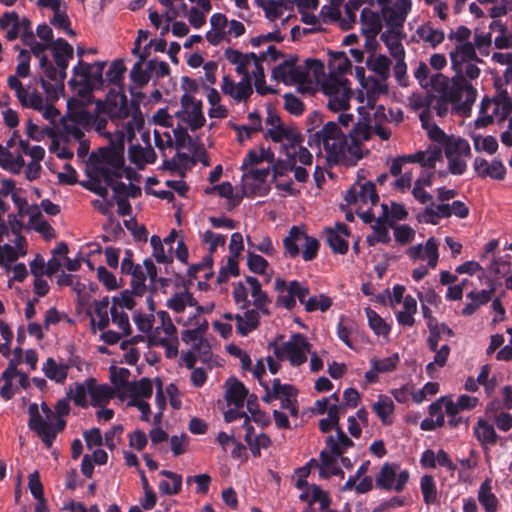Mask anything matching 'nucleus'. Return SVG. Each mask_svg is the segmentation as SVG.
Instances as JSON below:
<instances>
[{
    "label": "nucleus",
    "mask_w": 512,
    "mask_h": 512,
    "mask_svg": "<svg viewBox=\"0 0 512 512\" xmlns=\"http://www.w3.org/2000/svg\"><path fill=\"white\" fill-rule=\"evenodd\" d=\"M450 60L455 72L452 80L442 74H436L431 77V82L434 88L442 93L444 100L456 105L463 102L469 106L475 101L476 91L466 78L473 80L479 77L480 69L477 63L480 59L476 50H473L466 54H452Z\"/></svg>",
    "instance_id": "nucleus-1"
},
{
    "label": "nucleus",
    "mask_w": 512,
    "mask_h": 512,
    "mask_svg": "<svg viewBox=\"0 0 512 512\" xmlns=\"http://www.w3.org/2000/svg\"><path fill=\"white\" fill-rule=\"evenodd\" d=\"M309 145L317 146L325 162L331 167L335 165L355 166L361 160V149L355 142H350L340 126L329 121L311 134Z\"/></svg>",
    "instance_id": "nucleus-2"
},
{
    "label": "nucleus",
    "mask_w": 512,
    "mask_h": 512,
    "mask_svg": "<svg viewBox=\"0 0 512 512\" xmlns=\"http://www.w3.org/2000/svg\"><path fill=\"white\" fill-rule=\"evenodd\" d=\"M422 128L426 131L428 138L441 146L447 159V169L452 175H463L468 167V161L472 157L469 142L455 135H447L433 121L431 111L424 110L420 114Z\"/></svg>",
    "instance_id": "nucleus-3"
},
{
    "label": "nucleus",
    "mask_w": 512,
    "mask_h": 512,
    "mask_svg": "<svg viewBox=\"0 0 512 512\" xmlns=\"http://www.w3.org/2000/svg\"><path fill=\"white\" fill-rule=\"evenodd\" d=\"M133 321L137 329L147 336L151 345L165 349L167 357L173 358L178 354V331L167 311H136L133 314Z\"/></svg>",
    "instance_id": "nucleus-4"
},
{
    "label": "nucleus",
    "mask_w": 512,
    "mask_h": 512,
    "mask_svg": "<svg viewBox=\"0 0 512 512\" xmlns=\"http://www.w3.org/2000/svg\"><path fill=\"white\" fill-rule=\"evenodd\" d=\"M71 397L58 400L51 409L45 402L38 407L31 404L29 412V428L34 431L47 448L52 447L57 435L66 427L65 417L69 415Z\"/></svg>",
    "instance_id": "nucleus-5"
},
{
    "label": "nucleus",
    "mask_w": 512,
    "mask_h": 512,
    "mask_svg": "<svg viewBox=\"0 0 512 512\" xmlns=\"http://www.w3.org/2000/svg\"><path fill=\"white\" fill-rule=\"evenodd\" d=\"M117 309L110 307L109 298L104 297L95 303L94 316L91 318L93 329L101 331L100 339L109 345L130 335L132 330L128 313Z\"/></svg>",
    "instance_id": "nucleus-6"
},
{
    "label": "nucleus",
    "mask_w": 512,
    "mask_h": 512,
    "mask_svg": "<svg viewBox=\"0 0 512 512\" xmlns=\"http://www.w3.org/2000/svg\"><path fill=\"white\" fill-rule=\"evenodd\" d=\"M324 65L316 59L300 62L298 58L289 57L274 67L272 76L276 81L286 85H299L305 89L313 88L323 76Z\"/></svg>",
    "instance_id": "nucleus-7"
},
{
    "label": "nucleus",
    "mask_w": 512,
    "mask_h": 512,
    "mask_svg": "<svg viewBox=\"0 0 512 512\" xmlns=\"http://www.w3.org/2000/svg\"><path fill=\"white\" fill-rule=\"evenodd\" d=\"M29 74L30 65L18 63L16 73L10 75L7 79L8 87L14 91L22 107L36 110L40 112L45 119L50 120L52 123L55 122L59 115L57 109L49 104L39 91L30 86L25 87L20 81V78H27Z\"/></svg>",
    "instance_id": "nucleus-8"
},
{
    "label": "nucleus",
    "mask_w": 512,
    "mask_h": 512,
    "mask_svg": "<svg viewBox=\"0 0 512 512\" xmlns=\"http://www.w3.org/2000/svg\"><path fill=\"white\" fill-rule=\"evenodd\" d=\"M124 150L119 147H102L93 157L94 173L113 184L114 179L127 178L129 181H139L140 176L131 168L124 167Z\"/></svg>",
    "instance_id": "nucleus-9"
},
{
    "label": "nucleus",
    "mask_w": 512,
    "mask_h": 512,
    "mask_svg": "<svg viewBox=\"0 0 512 512\" xmlns=\"http://www.w3.org/2000/svg\"><path fill=\"white\" fill-rule=\"evenodd\" d=\"M232 298L240 309H247L250 306L262 311L263 315H269L271 300L262 289L260 281L254 276H246L233 284Z\"/></svg>",
    "instance_id": "nucleus-10"
},
{
    "label": "nucleus",
    "mask_w": 512,
    "mask_h": 512,
    "mask_svg": "<svg viewBox=\"0 0 512 512\" xmlns=\"http://www.w3.org/2000/svg\"><path fill=\"white\" fill-rule=\"evenodd\" d=\"M263 137L281 144V150L295 153V147L302 146L303 137L298 129L285 125L280 116L272 109H267L264 119Z\"/></svg>",
    "instance_id": "nucleus-11"
},
{
    "label": "nucleus",
    "mask_w": 512,
    "mask_h": 512,
    "mask_svg": "<svg viewBox=\"0 0 512 512\" xmlns=\"http://www.w3.org/2000/svg\"><path fill=\"white\" fill-rule=\"evenodd\" d=\"M68 395L79 407L86 408L91 405L103 408L114 398L115 389L108 384H99L94 378H88L82 383L75 384Z\"/></svg>",
    "instance_id": "nucleus-12"
},
{
    "label": "nucleus",
    "mask_w": 512,
    "mask_h": 512,
    "mask_svg": "<svg viewBox=\"0 0 512 512\" xmlns=\"http://www.w3.org/2000/svg\"><path fill=\"white\" fill-rule=\"evenodd\" d=\"M320 85L322 93L327 98V107L333 112L347 111L352 98L351 83L346 77L325 75L316 84Z\"/></svg>",
    "instance_id": "nucleus-13"
},
{
    "label": "nucleus",
    "mask_w": 512,
    "mask_h": 512,
    "mask_svg": "<svg viewBox=\"0 0 512 512\" xmlns=\"http://www.w3.org/2000/svg\"><path fill=\"white\" fill-rule=\"evenodd\" d=\"M105 61L88 64L79 60L73 68V76L69 81L70 86L78 88L83 97L89 96L93 90L104 88L103 71Z\"/></svg>",
    "instance_id": "nucleus-14"
},
{
    "label": "nucleus",
    "mask_w": 512,
    "mask_h": 512,
    "mask_svg": "<svg viewBox=\"0 0 512 512\" xmlns=\"http://www.w3.org/2000/svg\"><path fill=\"white\" fill-rule=\"evenodd\" d=\"M225 58L235 66V70L241 77H252L260 71L262 63L267 59L272 61L278 58L276 47L269 44L266 51L257 56L255 53H242L233 48H227L224 52Z\"/></svg>",
    "instance_id": "nucleus-15"
},
{
    "label": "nucleus",
    "mask_w": 512,
    "mask_h": 512,
    "mask_svg": "<svg viewBox=\"0 0 512 512\" xmlns=\"http://www.w3.org/2000/svg\"><path fill=\"white\" fill-rule=\"evenodd\" d=\"M286 159L285 160H277L273 166V178L276 183V188L286 191L290 194L293 193V182L290 178L284 179L289 176L293 169V163L299 162L304 166H311L313 162V156L310 151L303 147H295V153H288L287 151H282Z\"/></svg>",
    "instance_id": "nucleus-16"
},
{
    "label": "nucleus",
    "mask_w": 512,
    "mask_h": 512,
    "mask_svg": "<svg viewBox=\"0 0 512 512\" xmlns=\"http://www.w3.org/2000/svg\"><path fill=\"white\" fill-rule=\"evenodd\" d=\"M166 307L174 313L176 322L181 325H198L199 316L203 311L201 305L187 290L175 292L167 299Z\"/></svg>",
    "instance_id": "nucleus-17"
},
{
    "label": "nucleus",
    "mask_w": 512,
    "mask_h": 512,
    "mask_svg": "<svg viewBox=\"0 0 512 512\" xmlns=\"http://www.w3.org/2000/svg\"><path fill=\"white\" fill-rule=\"evenodd\" d=\"M285 255L296 258L301 253L304 261H312L319 250V242L316 238L307 235L303 228L292 226L288 235L283 239Z\"/></svg>",
    "instance_id": "nucleus-18"
},
{
    "label": "nucleus",
    "mask_w": 512,
    "mask_h": 512,
    "mask_svg": "<svg viewBox=\"0 0 512 512\" xmlns=\"http://www.w3.org/2000/svg\"><path fill=\"white\" fill-rule=\"evenodd\" d=\"M511 111L512 102L507 92H501L494 98H483L475 125L482 128L495 122L501 123L508 119Z\"/></svg>",
    "instance_id": "nucleus-19"
},
{
    "label": "nucleus",
    "mask_w": 512,
    "mask_h": 512,
    "mask_svg": "<svg viewBox=\"0 0 512 512\" xmlns=\"http://www.w3.org/2000/svg\"><path fill=\"white\" fill-rule=\"evenodd\" d=\"M345 201L348 205L355 207L356 213L364 222L373 221L375 216L372 208L378 203L379 197L372 182L349 189L345 194Z\"/></svg>",
    "instance_id": "nucleus-20"
},
{
    "label": "nucleus",
    "mask_w": 512,
    "mask_h": 512,
    "mask_svg": "<svg viewBox=\"0 0 512 512\" xmlns=\"http://www.w3.org/2000/svg\"><path fill=\"white\" fill-rule=\"evenodd\" d=\"M246 32L245 25L235 19L228 20L223 13H214L210 17V29L206 33L207 41L212 45L230 43L233 38H238Z\"/></svg>",
    "instance_id": "nucleus-21"
},
{
    "label": "nucleus",
    "mask_w": 512,
    "mask_h": 512,
    "mask_svg": "<svg viewBox=\"0 0 512 512\" xmlns=\"http://www.w3.org/2000/svg\"><path fill=\"white\" fill-rule=\"evenodd\" d=\"M312 345L307 337L295 333L281 344L274 345V354L280 361H288L291 366L298 367L307 361Z\"/></svg>",
    "instance_id": "nucleus-22"
},
{
    "label": "nucleus",
    "mask_w": 512,
    "mask_h": 512,
    "mask_svg": "<svg viewBox=\"0 0 512 512\" xmlns=\"http://www.w3.org/2000/svg\"><path fill=\"white\" fill-rule=\"evenodd\" d=\"M274 289L277 293L276 306L289 311L296 307V299L305 306L310 292L307 284L297 280L286 282L280 277L275 279Z\"/></svg>",
    "instance_id": "nucleus-23"
},
{
    "label": "nucleus",
    "mask_w": 512,
    "mask_h": 512,
    "mask_svg": "<svg viewBox=\"0 0 512 512\" xmlns=\"http://www.w3.org/2000/svg\"><path fill=\"white\" fill-rule=\"evenodd\" d=\"M124 396L128 399L127 405L137 407L141 412V420L150 421L151 409L146 401L153 394V382L151 379L143 377L139 381L129 383L125 387Z\"/></svg>",
    "instance_id": "nucleus-24"
},
{
    "label": "nucleus",
    "mask_w": 512,
    "mask_h": 512,
    "mask_svg": "<svg viewBox=\"0 0 512 512\" xmlns=\"http://www.w3.org/2000/svg\"><path fill=\"white\" fill-rule=\"evenodd\" d=\"M225 397L229 409L224 413L227 422L236 421L239 417L244 416V402L248 394V390L243 383L236 379H229L226 382Z\"/></svg>",
    "instance_id": "nucleus-25"
},
{
    "label": "nucleus",
    "mask_w": 512,
    "mask_h": 512,
    "mask_svg": "<svg viewBox=\"0 0 512 512\" xmlns=\"http://www.w3.org/2000/svg\"><path fill=\"white\" fill-rule=\"evenodd\" d=\"M242 171L241 192L244 196H265L269 192L270 188L267 183L270 175L269 167Z\"/></svg>",
    "instance_id": "nucleus-26"
},
{
    "label": "nucleus",
    "mask_w": 512,
    "mask_h": 512,
    "mask_svg": "<svg viewBox=\"0 0 512 512\" xmlns=\"http://www.w3.org/2000/svg\"><path fill=\"white\" fill-rule=\"evenodd\" d=\"M409 478V471L401 469L399 464L385 463L376 476V483L383 489L402 492Z\"/></svg>",
    "instance_id": "nucleus-27"
},
{
    "label": "nucleus",
    "mask_w": 512,
    "mask_h": 512,
    "mask_svg": "<svg viewBox=\"0 0 512 512\" xmlns=\"http://www.w3.org/2000/svg\"><path fill=\"white\" fill-rule=\"evenodd\" d=\"M310 474V468L308 465L300 467L296 470V487L301 490L299 498L309 504L319 503L321 509L328 507L330 499L320 487L317 485H308L306 478Z\"/></svg>",
    "instance_id": "nucleus-28"
},
{
    "label": "nucleus",
    "mask_w": 512,
    "mask_h": 512,
    "mask_svg": "<svg viewBox=\"0 0 512 512\" xmlns=\"http://www.w3.org/2000/svg\"><path fill=\"white\" fill-rule=\"evenodd\" d=\"M176 116L193 131L203 127L206 120L202 110V100L182 95L181 109L177 111Z\"/></svg>",
    "instance_id": "nucleus-29"
},
{
    "label": "nucleus",
    "mask_w": 512,
    "mask_h": 512,
    "mask_svg": "<svg viewBox=\"0 0 512 512\" xmlns=\"http://www.w3.org/2000/svg\"><path fill=\"white\" fill-rule=\"evenodd\" d=\"M319 429L323 433L330 432L332 429L335 430V434L327 436L325 443L326 448L334 455H343L354 443L340 428V426L334 423L329 418H322L319 421Z\"/></svg>",
    "instance_id": "nucleus-30"
},
{
    "label": "nucleus",
    "mask_w": 512,
    "mask_h": 512,
    "mask_svg": "<svg viewBox=\"0 0 512 512\" xmlns=\"http://www.w3.org/2000/svg\"><path fill=\"white\" fill-rule=\"evenodd\" d=\"M297 390L289 384H281L280 380L275 378L271 389L262 396V400L270 403L275 399L281 401V407L289 411L292 416H297Z\"/></svg>",
    "instance_id": "nucleus-31"
},
{
    "label": "nucleus",
    "mask_w": 512,
    "mask_h": 512,
    "mask_svg": "<svg viewBox=\"0 0 512 512\" xmlns=\"http://www.w3.org/2000/svg\"><path fill=\"white\" fill-rule=\"evenodd\" d=\"M96 110L108 115L114 125L129 117L127 98L120 92L110 91L104 102L97 101Z\"/></svg>",
    "instance_id": "nucleus-32"
},
{
    "label": "nucleus",
    "mask_w": 512,
    "mask_h": 512,
    "mask_svg": "<svg viewBox=\"0 0 512 512\" xmlns=\"http://www.w3.org/2000/svg\"><path fill=\"white\" fill-rule=\"evenodd\" d=\"M221 90L233 103L246 104L253 94L251 77L245 76L241 77L239 81H235L230 75H225L222 78Z\"/></svg>",
    "instance_id": "nucleus-33"
},
{
    "label": "nucleus",
    "mask_w": 512,
    "mask_h": 512,
    "mask_svg": "<svg viewBox=\"0 0 512 512\" xmlns=\"http://www.w3.org/2000/svg\"><path fill=\"white\" fill-rule=\"evenodd\" d=\"M439 241L435 237H429L425 243L410 246L406 255L413 262H426L428 267L435 269L439 262Z\"/></svg>",
    "instance_id": "nucleus-34"
},
{
    "label": "nucleus",
    "mask_w": 512,
    "mask_h": 512,
    "mask_svg": "<svg viewBox=\"0 0 512 512\" xmlns=\"http://www.w3.org/2000/svg\"><path fill=\"white\" fill-rule=\"evenodd\" d=\"M31 21L26 18H20L15 11H6L0 16V30L5 32L8 41H13L18 37L23 39L31 28Z\"/></svg>",
    "instance_id": "nucleus-35"
},
{
    "label": "nucleus",
    "mask_w": 512,
    "mask_h": 512,
    "mask_svg": "<svg viewBox=\"0 0 512 512\" xmlns=\"http://www.w3.org/2000/svg\"><path fill=\"white\" fill-rule=\"evenodd\" d=\"M387 94L388 85L386 80L369 76L363 81L362 89L357 95V100L362 104L365 103L366 107L374 109L377 101H379L381 97L387 96Z\"/></svg>",
    "instance_id": "nucleus-36"
},
{
    "label": "nucleus",
    "mask_w": 512,
    "mask_h": 512,
    "mask_svg": "<svg viewBox=\"0 0 512 512\" xmlns=\"http://www.w3.org/2000/svg\"><path fill=\"white\" fill-rule=\"evenodd\" d=\"M411 6V0H397L393 6H384V8L381 9V14L386 23V28L402 29L411 10Z\"/></svg>",
    "instance_id": "nucleus-37"
},
{
    "label": "nucleus",
    "mask_w": 512,
    "mask_h": 512,
    "mask_svg": "<svg viewBox=\"0 0 512 512\" xmlns=\"http://www.w3.org/2000/svg\"><path fill=\"white\" fill-rule=\"evenodd\" d=\"M144 125V118L139 111H135L123 121L115 124V142L119 149L124 150V142L126 139L131 140L136 130H140Z\"/></svg>",
    "instance_id": "nucleus-38"
},
{
    "label": "nucleus",
    "mask_w": 512,
    "mask_h": 512,
    "mask_svg": "<svg viewBox=\"0 0 512 512\" xmlns=\"http://www.w3.org/2000/svg\"><path fill=\"white\" fill-rule=\"evenodd\" d=\"M402 36V29L398 28H386L380 36L390 54L397 60L396 71L404 66L405 51L402 45Z\"/></svg>",
    "instance_id": "nucleus-39"
},
{
    "label": "nucleus",
    "mask_w": 512,
    "mask_h": 512,
    "mask_svg": "<svg viewBox=\"0 0 512 512\" xmlns=\"http://www.w3.org/2000/svg\"><path fill=\"white\" fill-rule=\"evenodd\" d=\"M142 140L146 143L145 147L137 144L129 149V159L139 169H143L147 164H152L156 161V153L150 145V135L148 132L142 134Z\"/></svg>",
    "instance_id": "nucleus-40"
},
{
    "label": "nucleus",
    "mask_w": 512,
    "mask_h": 512,
    "mask_svg": "<svg viewBox=\"0 0 512 512\" xmlns=\"http://www.w3.org/2000/svg\"><path fill=\"white\" fill-rule=\"evenodd\" d=\"M348 227L344 223H336L334 228L326 229V240L335 253L345 254L348 251Z\"/></svg>",
    "instance_id": "nucleus-41"
},
{
    "label": "nucleus",
    "mask_w": 512,
    "mask_h": 512,
    "mask_svg": "<svg viewBox=\"0 0 512 512\" xmlns=\"http://www.w3.org/2000/svg\"><path fill=\"white\" fill-rule=\"evenodd\" d=\"M262 311L256 307L247 308L243 314H235L236 331L241 336H247L258 328Z\"/></svg>",
    "instance_id": "nucleus-42"
},
{
    "label": "nucleus",
    "mask_w": 512,
    "mask_h": 512,
    "mask_svg": "<svg viewBox=\"0 0 512 512\" xmlns=\"http://www.w3.org/2000/svg\"><path fill=\"white\" fill-rule=\"evenodd\" d=\"M471 35V30L463 25L450 30L448 33V39L454 43L455 47L450 51L449 56L459 53L466 54V52L475 50L473 43L470 41Z\"/></svg>",
    "instance_id": "nucleus-43"
},
{
    "label": "nucleus",
    "mask_w": 512,
    "mask_h": 512,
    "mask_svg": "<svg viewBox=\"0 0 512 512\" xmlns=\"http://www.w3.org/2000/svg\"><path fill=\"white\" fill-rule=\"evenodd\" d=\"M101 112L96 110L95 114L88 112H81L78 118L85 122L87 126H91L99 135L104 136L108 139L109 145L107 147H118L115 140V131H106L108 120L105 117L100 116Z\"/></svg>",
    "instance_id": "nucleus-44"
},
{
    "label": "nucleus",
    "mask_w": 512,
    "mask_h": 512,
    "mask_svg": "<svg viewBox=\"0 0 512 512\" xmlns=\"http://www.w3.org/2000/svg\"><path fill=\"white\" fill-rule=\"evenodd\" d=\"M442 149L441 146H428L424 151H417L413 154H408V160L412 163H418L421 167L428 169V171H432L437 162L442 161Z\"/></svg>",
    "instance_id": "nucleus-45"
},
{
    "label": "nucleus",
    "mask_w": 512,
    "mask_h": 512,
    "mask_svg": "<svg viewBox=\"0 0 512 512\" xmlns=\"http://www.w3.org/2000/svg\"><path fill=\"white\" fill-rule=\"evenodd\" d=\"M473 435L480 442L484 450L495 446L498 441V434L492 424L484 419H479L473 427Z\"/></svg>",
    "instance_id": "nucleus-46"
},
{
    "label": "nucleus",
    "mask_w": 512,
    "mask_h": 512,
    "mask_svg": "<svg viewBox=\"0 0 512 512\" xmlns=\"http://www.w3.org/2000/svg\"><path fill=\"white\" fill-rule=\"evenodd\" d=\"M382 14L370 7L362 9L360 14L361 29L367 38H374L382 28Z\"/></svg>",
    "instance_id": "nucleus-47"
},
{
    "label": "nucleus",
    "mask_w": 512,
    "mask_h": 512,
    "mask_svg": "<svg viewBox=\"0 0 512 512\" xmlns=\"http://www.w3.org/2000/svg\"><path fill=\"white\" fill-rule=\"evenodd\" d=\"M415 35L419 41H422L432 48H436L445 39L444 30L435 27L432 22L419 25L415 31Z\"/></svg>",
    "instance_id": "nucleus-48"
},
{
    "label": "nucleus",
    "mask_w": 512,
    "mask_h": 512,
    "mask_svg": "<svg viewBox=\"0 0 512 512\" xmlns=\"http://www.w3.org/2000/svg\"><path fill=\"white\" fill-rule=\"evenodd\" d=\"M69 369L68 363L57 361L52 357H49L42 366L44 375L57 384H63L66 381Z\"/></svg>",
    "instance_id": "nucleus-49"
},
{
    "label": "nucleus",
    "mask_w": 512,
    "mask_h": 512,
    "mask_svg": "<svg viewBox=\"0 0 512 512\" xmlns=\"http://www.w3.org/2000/svg\"><path fill=\"white\" fill-rule=\"evenodd\" d=\"M53 58L55 64L62 72L67 70L69 61L73 58V47L63 38H58L52 44Z\"/></svg>",
    "instance_id": "nucleus-50"
},
{
    "label": "nucleus",
    "mask_w": 512,
    "mask_h": 512,
    "mask_svg": "<svg viewBox=\"0 0 512 512\" xmlns=\"http://www.w3.org/2000/svg\"><path fill=\"white\" fill-rule=\"evenodd\" d=\"M27 253L26 239L22 235L15 238L14 246L9 244L0 245V264L4 262H15L19 257Z\"/></svg>",
    "instance_id": "nucleus-51"
},
{
    "label": "nucleus",
    "mask_w": 512,
    "mask_h": 512,
    "mask_svg": "<svg viewBox=\"0 0 512 512\" xmlns=\"http://www.w3.org/2000/svg\"><path fill=\"white\" fill-rule=\"evenodd\" d=\"M29 226L40 233L45 239L49 240L55 237V231L52 226L43 219L40 208L37 205H32L28 211Z\"/></svg>",
    "instance_id": "nucleus-52"
},
{
    "label": "nucleus",
    "mask_w": 512,
    "mask_h": 512,
    "mask_svg": "<svg viewBox=\"0 0 512 512\" xmlns=\"http://www.w3.org/2000/svg\"><path fill=\"white\" fill-rule=\"evenodd\" d=\"M358 331L357 324L350 318L340 316L336 326L338 338L350 349H355L353 335Z\"/></svg>",
    "instance_id": "nucleus-53"
},
{
    "label": "nucleus",
    "mask_w": 512,
    "mask_h": 512,
    "mask_svg": "<svg viewBox=\"0 0 512 512\" xmlns=\"http://www.w3.org/2000/svg\"><path fill=\"white\" fill-rule=\"evenodd\" d=\"M478 501L486 512H497L498 510V499L492 492V481L491 479H485L478 490Z\"/></svg>",
    "instance_id": "nucleus-54"
},
{
    "label": "nucleus",
    "mask_w": 512,
    "mask_h": 512,
    "mask_svg": "<svg viewBox=\"0 0 512 512\" xmlns=\"http://www.w3.org/2000/svg\"><path fill=\"white\" fill-rule=\"evenodd\" d=\"M417 313V301L412 295H406L402 303V309L396 312V319L399 325L412 327L415 324Z\"/></svg>",
    "instance_id": "nucleus-55"
},
{
    "label": "nucleus",
    "mask_w": 512,
    "mask_h": 512,
    "mask_svg": "<svg viewBox=\"0 0 512 512\" xmlns=\"http://www.w3.org/2000/svg\"><path fill=\"white\" fill-rule=\"evenodd\" d=\"M329 73L334 77H346L348 72H351L352 64L344 52H336L330 54L328 61Z\"/></svg>",
    "instance_id": "nucleus-56"
},
{
    "label": "nucleus",
    "mask_w": 512,
    "mask_h": 512,
    "mask_svg": "<svg viewBox=\"0 0 512 512\" xmlns=\"http://www.w3.org/2000/svg\"><path fill=\"white\" fill-rule=\"evenodd\" d=\"M80 122L75 119L65 120L63 130L59 134L60 139L65 143H72L76 140L84 138V128L87 126L85 122L79 118Z\"/></svg>",
    "instance_id": "nucleus-57"
},
{
    "label": "nucleus",
    "mask_w": 512,
    "mask_h": 512,
    "mask_svg": "<svg viewBox=\"0 0 512 512\" xmlns=\"http://www.w3.org/2000/svg\"><path fill=\"white\" fill-rule=\"evenodd\" d=\"M369 70L377 74L381 80H387L390 76V59L382 54L372 53L366 60Z\"/></svg>",
    "instance_id": "nucleus-58"
},
{
    "label": "nucleus",
    "mask_w": 512,
    "mask_h": 512,
    "mask_svg": "<svg viewBox=\"0 0 512 512\" xmlns=\"http://www.w3.org/2000/svg\"><path fill=\"white\" fill-rule=\"evenodd\" d=\"M329 453L326 451H322L320 453L321 463L319 465V474L323 478H329L334 475L344 476L343 471L339 468L337 459L340 456H336L332 454L329 450Z\"/></svg>",
    "instance_id": "nucleus-59"
},
{
    "label": "nucleus",
    "mask_w": 512,
    "mask_h": 512,
    "mask_svg": "<svg viewBox=\"0 0 512 512\" xmlns=\"http://www.w3.org/2000/svg\"><path fill=\"white\" fill-rule=\"evenodd\" d=\"M372 409L383 425L392 424L391 416L394 412V403L388 396L379 395L377 401L373 403Z\"/></svg>",
    "instance_id": "nucleus-60"
},
{
    "label": "nucleus",
    "mask_w": 512,
    "mask_h": 512,
    "mask_svg": "<svg viewBox=\"0 0 512 512\" xmlns=\"http://www.w3.org/2000/svg\"><path fill=\"white\" fill-rule=\"evenodd\" d=\"M248 250L250 251H259L267 256H274L276 254V249L273 245L271 238L268 235H254V236H246Z\"/></svg>",
    "instance_id": "nucleus-61"
},
{
    "label": "nucleus",
    "mask_w": 512,
    "mask_h": 512,
    "mask_svg": "<svg viewBox=\"0 0 512 512\" xmlns=\"http://www.w3.org/2000/svg\"><path fill=\"white\" fill-rule=\"evenodd\" d=\"M247 266L251 272L264 275L267 282L271 280L272 270L269 267L268 261L263 256L256 254L254 251L248 250Z\"/></svg>",
    "instance_id": "nucleus-62"
},
{
    "label": "nucleus",
    "mask_w": 512,
    "mask_h": 512,
    "mask_svg": "<svg viewBox=\"0 0 512 512\" xmlns=\"http://www.w3.org/2000/svg\"><path fill=\"white\" fill-rule=\"evenodd\" d=\"M266 160L268 163L274 162V154L270 150L260 149L251 150L247 153L241 164V170L258 169L257 166Z\"/></svg>",
    "instance_id": "nucleus-63"
},
{
    "label": "nucleus",
    "mask_w": 512,
    "mask_h": 512,
    "mask_svg": "<svg viewBox=\"0 0 512 512\" xmlns=\"http://www.w3.org/2000/svg\"><path fill=\"white\" fill-rule=\"evenodd\" d=\"M369 328L377 336L388 338L391 326L373 309L365 308Z\"/></svg>",
    "instance_id": "nucleus-64"
}]
</instances>
